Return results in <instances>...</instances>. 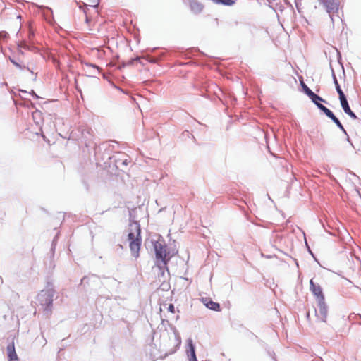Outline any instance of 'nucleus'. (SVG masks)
Instances as JSON below:
<instances>
[{"instance_id": "nucleus-31", "label": "nucleus", "mask_w": 361, "mask_h": 361, "mask_svg": "<svg viewBox=\"0 0 361 361\" xmlns=\"http://www.w3.org/2000/svg\"><path fill=\"white\" fill-rule=\"evenodd\" d=\"M273 355H274V353H273ZM273 359L275 360V361H277L275 356H273Z\"/></svg>"}, {"instance_id": "nucleus-13", "label": "nucleus", "mask_w": 361, "mask_h": 361, "mask_svg": "<svg viewBox=\"0 0 361 361\" xmlns=\"http://www.w3.org/2000/svg\"><path fill=\"white\" fill-rule=\"evenodd\" d=\"M332 76H333L334 83L335 85L336 90L338 94L339 98L345 96L338 84V82L337 78L334 74V71H332Z\"/></svg>"}, {"instance_id": "nucleus-12", "label": "nucleus", "mask_w": 361, "mask_h": 361, "mask_svg": "<svg viewBox=\"0 0 361 361\" xmlns=\"http://www.w3.org/2000/svg\"><path fill=\"white\" fill-rule=\"evenodd\" d=\"M301 85L305 93L309 97L310 99H319L317 97V94L314 92H313L303 82H301Z\"/></svg>"}, {"instance_id": "nucleus-1", "label": "nucleus", "mask_w": 361, "mask_h": 361, "mask_svg": "<svg viewBox=\"0 0 361 361\" xmlns=\"http://www.w3.org/2000/svg\"><path fill=\"white\" fill-rule=\"evenodd\" d=\"M140 226L137 221H132L129 224L128 240L131 254L135 257H138L142 238L140 235Z\"/></svg>"}, {"instance_id": "nucleus-17", "label": "nucleus", "mask_w": 361, "mask_h": 361, "mask_svg": "<svg viewBox=\"0 0 361 361\" xmlns=\"http://www.w3.org/2000/svg\"><path fill=\"white\" fill-rule=\"evenodd\" d=\"M329 118H330L335 124H337L340 121L334 114V113L329 109H326L324 114Z\"/></svg>"}, {"instance_id": "nucleus-28", "label": "nucleus", "mask_w": 361, "mask_h": 361, "mask_svg": "<svg viewBox=\"0 0 361 361\" xmlns=\"http://www.w3.org/2000/svg\"><path fill=\"white\" fill-rule=\"evenodd\" d=\"M122 164L125 165V166H127L128 165V160L127 159L123 160V162H122Z\"/></svg>"}, {"instance_id": "nucleus-29", "label": "nucleus", "mask_w": 361, "mask_h": 361, "mask_svg": "<svg viewBox=\"0 0 361 361\" xmlns=\"http://www.w3.org/2000/svg\"><path fill=\"white\" fill-rule=\"evenodd\" d=\"M39 114H40L39 111L35 112V114H33V117H35L36 116L39 115Z\"/></svg>"}, {"instance_id": "nucleus-33", "label": "nucleus", "mask_w": 361, "mask_h": 361, "mask_svg": "<svg viewBox=\"0 0 361 361\" xmlns=\"http://www.w3.org/2000/svg\"><path fill=\"white\" fill-rule=\"evenodd\" d=\"M179 317H179L178 315V316H176V320H178V319H179Z\"/></svg>"}, {"instance_id": "nucleus-20", "label": "nucleus", "mask_w": 361, "mask_h": 361, "mask_svg": "<svg viewBox=\"0 0 361 361\" xmlns=\"http://www.w3.org/2000/svg\"><path fill=\"white\" fill-rule=\"evenodd\" d=\"M99 4V0H90L89 4H84V6H92L94 8H97L98 5Z\"/></svg>"}, {"instance_id": "nucleus-34", "label": "nucleus", "mask_w": 361, "mask_h": 361, "mask_svg": "<svg viewBox=\"0 0 361 361\" xmlns=\"http://www.w3.org/2000/svg\"><path fill=\"white\" fill-rule=\"evenodd\" d=\"M347 140H348V142H350V139H349V137H348H348H347Z\"/></svg>"}, {"instance_id": "nucleus-24", "label": "nucleus", "mask_w": 361, "mask_h": 361, "mask_svg": "<svg viewBox=\"0 0 361 361\" xmlns=\"http://www.w3.org/2000/svg\"><path fill=\"white\" fill-rule=\"evenodd\" d=\"M336 125L337 126V127H338L339 129H341V130H342V132H343L344 134L347 135L346 130L344 129V128H343V126L342 123H341L340 121H338V123L337 124H336Z\"/></svg>"}, {"instance_id": "nucleus-15", "label": "nucleus", "mask_w": 361, "mask_h": 361, "mask_svg": "<svg viewBox=\"0 0 361 361\" xmlns=\"http://www.w3.org/2000/svg\"><path fill=\"white\" fill-rule=\"evenodd\" d=\"M83 65L85 66H86L87 68H89L91 69L89 71V73L90 74L94 75V74H96L97 72V73L99 72V68L97 65H95V64H93V63H91L85 62V63H83Z\"/></svg>"}, {"instance_id": "nucleus-23", "label": "nucleus", "mask_w": 361, "mask_h": 361, "mask_svg": "<svg viewBox=\"0 0 361 361\" xmlns=\"http://www.w3.org/2000/svg\"><path fill=\"white\" fill-rule=\"evenodd\" d=\"M8 36V34L6 31L0 32V41L6 39Z\"/></svg>"}, {"instance_id": "nucleus-11", "label": "nucleus", "mask_w": 361, "mask_h": 361, "mask_svg": "<svg viewBox=\"0 0 361 361\" xmlns=\"http://www.w3.org/2000/svg\"><path fill=\"white\" fill-rule=\"evenodd\" d=\"M317 97L319 99H311V101L317 106V108L322 111L324 114H325V110L327 109L325 106H324L321 102L326 103V101L322 98L320 96L317 94Z\"/></svg>"}, {"instance_id": "nucleus-21", "label": "nucleus", "mask_w": 361, "mask_h": 361, "mask_svg": "<svg viewBox=\"0 0 361 361\" xmlns=\"http://www.w3.org/2000/svg\"><path fill=\"white\" fill-rule=\"evenodd\" d=\"M171 330L174 333V336H175L176 340L177 341V342L178 343H181V338H180V334H179L178 331H177L176 328L175 326H171Z\"/></svg>"}, {"instance_id": "nucleus-10", "label": "nucleus", "mask_w": 361, "mask_h": 361, "mask_svg": "<svg viewBox=\"0 0 361 361\" xmlns=\"http://www.w3.org/2000/svg\"><path fill=\"white\" fill-rule=\"evenodd\" d=\"M203 302L204 303L205 306L212 310H214V311H220L221 310V307H220V305L217 302H215L212 300H208L207 298H203Z\"/></svg>"}, {"instance_id": "nucleus-4", "label": "nucleus", "mask_w": 361, "mask_h": 361, "mask_svg": "<svg viewBox=\"0 0 361 361\" xmlns=\"http://www.w3.org/2000/svg\"><path fill=\"white\" fill-rule=\"evenodd\" d=\"M321 5L324 6L326 12L329 14L330 18L334 23V14L338 13L339 8V0H318Z\"/></svg>"}, {"instance_id": "nucleus-27", "label": "nucleus", "mask_w": 361, "mask_h": 361, "mask_svg": "<svg viewBox=\"0 0 361 361\" xmlns=\"http://www.w3.org/2000/svg\"><path fill=\"white\" fill-rule=\"evenodd\" d=\"M189 361H197L196 355H192V356H189Z\"/></svg>"}, {"instance_id": "nucleus-8", "label": "nucleus", "mask_w": 361, "mask_h": 361, "mask_svg": "<svg viewBox=\"0 0 361 361\" xmlns=\"http://www.w3.org/2000/svg\"><path fill=\"white\" fill-rule=\"evenodd\" d=\"M190 7L194 13H200L204 8V5L196 0L190 1Z\"/></svg>"}, {"instance_id": "nucleus-30", "label": "nucleus", "mask_w": 361, "mask_h": 361, "mask_svg": "<svg viewBox=\"0 0 361 361\" xmlns=\"http://www.w3.org/2000/svg\"><path fill=\"white\" fill-rule=\"evenodd\" d=\"M274 0H267L268 3L269 4H272L274 2Z\"/></svg>"}, {"instance_id": "nucleus-25", "label": "nucleus", "mask_w": 361, "mask_h": 361, "mask_svg": "<svg viewBox=\"0 0 361 361\" xmlns=\"http://www.w3.org/2000/svg\"><path fill=\"white\" fill-rule=\"evenodd\" d=\"M78 6H79L80 9H82L83 10L84 13H85V17H86L85 20H86L87 23H88L90 19H89V17L87 16V11L85 9H84L83 6H82V5H79Z\"/></svg>"}, {"instance_id": "nucleus-3", "label": "nucleus", "mask_w": 361, "mask_h": 361, "mask_svg": "<svg viewBox=\"0 0 361 361\" xmlns=\"http://www.w3.org/2000/svg\"><path fill=\"white\" fill-rule=\"evenodd\" d=\"M54 296V290L53 288H47L41 290L37 295V301L43 307L44 311H51L53 298Z\"/></svg>"}, {"instance_id": "nucleus-26", "label": "nucleus", "mask_w": 361, "mask_h": 361, "mask_svg": "<svg viewBox=\"0 0 361 361\" xmlns=\"http://www.w3.org/2000/svg\"><path fill=\"white\" fill-rule=\"evenodd\" d=\"M168 311L174 313L175 312V307L173 304H170L168 307Z\"/></svg>"}, {"instance_id": "nucleus-32", "label": "nucleus", "mask_w": 361, "mask_h": 361, "mask_svg": "<svg viewBox=\"0 0 361 361\" xmlns=\"http://www.w3.org/2000/svg\"><path fill=\"white\" fill-rule=\"evenodd\" d=\"M33 94L35 96V97H38V96L32 91Z\"/></svg>"}, {"instance_id": "nucleus-9", "label": "nucleus", "mask_w": 361, "mask_h": 361, "mask_svg": "<svg viewBox=\"0 0 361 361\" xmlns=\"http://www.w3.org/2000/svg\"><path fill=\"white\" fill-rule=\"evenodd\" d=\"M7 353L9 361H18L17 354L15 350L14 343H12L7 346Z\"/></svg>"}, {"instance_id": "nucleus-14", "label": "nucleus", "mask_w": 361, "mask_h": 361, "mask_svg": "<svg viewBox=\"0 0 361 361\" xmlns=\"http://www.w3.org/2000/svg\"><path fill=\"white\" fill-rule=\"evenodd\" d=\"M18 48L24 49L27 50H32L35 47L33 45H30L28 44V42L27 39H23L18 44Z\"/></svg>"}, {"instance_id": "nucleus-5", "label": "nucleus", "mask_w": 361, "mask_h": 361, "mask_svg": "<svg viewBox=\"0 0 361 361\" xmlns=\"http://www.w3.org/2000/svg\"><path fill=\"white\" fill-rule=\"evenodd\" d=\"M328 314V307L324 300L317 302V307L315 309V315L318 320L326 322Z\"/></svg>"}, {"instance_id": "nucleus-2", "label": "nucleus", "mask_w": 361, "mask_h": 361, "mask_svg": "<svg viewBox=\"0 0 361 361\" xmlns=\"http://www.w3.org/2000/svg\"><path fill=\"white\" fill-rule=\"evenodd\" d=\"M151 243L155 252L157 266L160 269L166 268V264L169 259H166L167 246L164 240L161 236L159 235L156 239L152 238L151 240Z\"/></svg>"}, {"instance_id": "nucleus-22", "label": "nucleus", "mask_w": 361, "mask_h": 361, "mask_svg": "<svg viewBox=\"0 0 361 361\" xmlns=\"http://www.w3.org/2000/svg\"><path fill=\"white\" fill-rule=\"evenodd\" d=\"M34 36H35V34H34L33 30H32L31 27H29L28 28L27 42L28 41L32 42Z\"/></svg>"}, {"instance_id": "nucleus-6", "label": "nucleus", "mask_w": 361, "mask_h": 361, "mask_svg": "<svg viewBox=\"0 0 361 361\" xmlns=\"http://www.w3.org/2000/svg\"><path fill=\"white\" fill-rule=\"evenodd\" d=\"M310 289L317 299V301L324 300V295L322 292V288L319 284H315L313 279L310 281Z\"/></svg>"}, {"instance_id": "nucleus-18", "label": "nucleus", "mask_w": 361, "mask_h": 361, "mask_svg": "<svg viewBox=\"0 0 361 361\" xmlns=\"http://www.w3.org/2000/svg\"><path fill=\"white\" fill-rule=\"evenodd\" d=\"M216 4H222L226 6H232L235 1L233 0H212Z\"/></svg>"}, {"instance_id": "nucleus-16", "label": "nucleus", "mask_w": 361, "mask_h": 361, "mask_svg": "<svg viewBox=\"0 0 361 361\" xmlns=\"http://www.w3.org/2000/svg\"><path fill=\"white\" fill-rule=\"evenodd\" d=\"M188 349L187 350L188 352V356H192V355H195V345L192 343V341L191 339L188 340Z\"/></svg>"}, {"instance_id": "nucleus-19", "label": "nucleus", "mask_w": 361, "mask_h": 361, "mask_svg": "<svg viewBox=\"0 0 361 361\" xmlns=\"http://www.w3.org/2000/svg\"><path fill=\"white\" fill-rule=\"evenodd\" d=\"M10 61L16 68H20V69L26 68L27 71H29L32 73H33V72L32 71H30V69L28 67H26L25 66H22L21 64H20L18 62H17L13 59L10 58Z\"/></svg>"}, {"instance_id": "nucleus-7", "label": "nucleus", "mask_w": 361, "mask_h": 361, "mask_svg": "<svg viewBox=\"0 0 361 361\" xmlns=\"http://www.w3.org/2000/svg\"><path fill=\"white\" fill-rule=\"evenodd\" d=\"M341 107L343 111L348 114L351 118L357 119V117L355 114L350 109L348 102L345 96L339 98Z\"/></svg>"}]
</instances>
